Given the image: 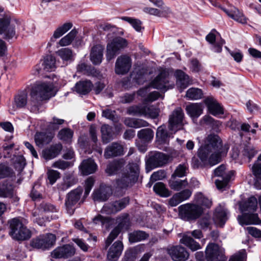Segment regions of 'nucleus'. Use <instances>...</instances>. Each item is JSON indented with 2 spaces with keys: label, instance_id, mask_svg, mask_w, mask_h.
Here are the masks:
<instances>
[{
  "label": "nucleus",
  "instance_id": "f257e3e1",
  "mask_svg": "<svg viewBox=\"0 0 261 261\" xmlns=\"http://www.w3.org/2000/svg\"><path fill=\"white\" fill-rule=\"evenodd\" d=\"M229 148V145L223 144L218 135L211 134L199 147L197 154L204 166H212L221 162L222 159L227 155Z\"/></svg>",
  "mask_w": 261,
  "mask_h": 261
},
{
  "label": "nucleus",
  "instance_id": "f03ea898",
  "mask_svg": "<svg viewBox=\"0 0 261 261\" xmlns=\"http://www.w3.org/2000/svg\"><path fill=\"white\" fill-rule=\"evenodd\" d=\"M127 167V173L123 174L122 177L116 180V196H122L125 194L126 191L131 188L138 180L140 174L139 162H129Z\"/></svg>",
  "mask_w": 261,
  "mask_h": 261
},
{
  "label": "nucleus",
  "instance_id": "7ed1b4c3",
  "mask_svg": "<svg viewBox=\"0 0 261 261\" xmlns=\"http://www.w3.org/2000/svg\"><path fill=\"white\" fill-rule=\"evenodd\" d=\"M53 85L47 83H41L35 85L31 89V100L29 103L30 111L37 113L42 105V101L48 99L53 96Z\"/></svg>",
  "mask_w": 261,
  "mask_h": 261
},
{
  "label": "nucleus",
  "instance_id": "20e7f679",
  "mask_svg": "<svg viewBox=\"0 0 261 261\" xmlns=\"http://www.w3.org/2000/svg\"><path fill=\"white\" fill-rule=\"evenodd\" d=\"M11 21L10 16L7 14L0 18V35H3V38L7 41L17 39L20 33L25 30L23 24L17 21L14 24Z\"/></svg>",
  "mask_w": 261,
  "mask_h": 261
},
{
  "label": "nucleus",
  "instance_id": "39448f33",
  "mask_svg": "<svg viewBox=\"0 0 261 261\" xmlns=\"http://www.w3.org/2000/svg\"><path fill=\"white\" fill-rule=\"evenodd\" d=\"M10 231L9 234L13 239L18 241H24L29 239L31 232L17 218L9 221Z\"/></svg>",
  "mask_w": 261,
  "mask_h": 261
},
{
  "label": "nucleus",
  "instance_id": "423d86ee",
  "mask_svg": "<svg viewBox=\"0 0 261 261\" xmlns=\"http://www.w3.org/2000/svg\"><path fill=\"white\" fill-rule=\"evenodd\" d=\"M180 218L186 221H195L203 213L204 210L196 203H187L178 207Z\"/></svg>",
  "mask_w": 261,
  "mask_h": 261
},
{
  "label": "nucleus",
  "instance_id": "0eeeda50",
  "mask_svg": "<svg viewBox=\"0 0 261 261\" xmlns=\"http://www.w3.org/2000/svg\"><path fill=\"white\" fill-rule=\"evenodd\" d=\"M185 114L181 107L176 108L169 115L168 128L171 134H175L184 128Z\"/></svg>",
  "mask_w": 261,
  "mask_h": 261
},
{
  "label": "nucleus",
  "instance_id": "6e6552de",
  "mask_svg": "<svg viewBox=\"0 0 261 261\" xmlns=\"http://www.w3.org/2000/svg\"><path fill=\"white\" fill-rule=\"evenodd\" d=\"M169 159V156L164 153L151 152L146 161V169L149 171L154 168L163 167L168 163Z\"/></svg>",
  "mask_w": 261,
  "mask_h": 261
},
{
  "label": "nucleus",
  "instance_id": "1a4fd4ad",
  "mask_svg": "<svg viewBox=\"0 0 261 261\" xmlns=\"http://www.w3.org/2000/svg\"><path fill=\"white\" fill-rule=\"evenodd\" d=\"M225 165L222 164L215 169L214 171L215 176L219 177L215 180V184L219 190H223L228 185V183L233 175L232 170L226 172Z\"/></svg>",
  "mask_w": 261,
  "mask_h": 261
},
{
  "label": "nucleus",
  "instance_id": "9d476101",
  "mask_svg": "<svg viewBox=\"0 0 261 261\" xmlns=\"http://www.w3.org/2000/svg\"><path fill=\"white\" fill-rule=\"evenodd\" d=\"M56 241V236L51 233L40 235L33 239L30 243L31 246L37 249L45 250L51 247Z\"/></svg>",
  "mask_w": 261,
  "mask_h": 261
},
{
  "label": "nucleus",
  "instance_id": "9b49d317",
  "mask_svg": "<svg viewBox=\"0 0 261 261\" xmlns=\"http://www.w3.org/2000/svg\"><path fill=\"white\" fill-rule=\"evenodd\" d=\"M127 42L125 39L117 37L113 39L111 43H108L107 47L106 58L108 61L114 58L118 51L126 46Z\"/></svg>",
  "mask_w": 261,
  "mask_h": 261
},
{
  "label": "nucleus",
  "instance_id": "f8f14e48",
  "mask_svg": "<svg viewBox=\"0 0 261 261\" xmlns=\"http://www.w3.org/2000/svg\"><path fill=\"white\" fill-rule=\"evenodd\" d=\"M167 252L173 261H186L189 257V253L186 248L180 245L168 247Z\"/></svg>",
  "mask_w": 261,
  "mask_h": 261
},
{
  "label": "nucleus",
  "instance_id": "ddd939ff",
  "mask_svg": "<svg viewBox=\"0 0 261 261\" xmlns=\"http://www.w3.org/2000/svg\"><path fill=\"white\" fill-rule=\"evenodd\" d=\"M169 73L165 71H161L150 83L153 88L166 91L169 83Z\"/></svg>",
  "mask_w": 261,
  "mask_h": 261
},
{
  "label": "nucleus",
  "instance_id": "4468645a",
  "mask_svg": "<svg viewBox=\"0 0 261 261\" xmlns=\"http://www.w3.org/2000/svg\"><path fill=\"white\" fill-rule=\"evenodd\" d=\"M75 253L74 247L70 244L63 245L54 250L51 253L53 258H68L72 257Z\"/></svg>",
  "mask_w": 261,
  "mask_h": 261
},
{
  "label": "nucleus",
  "instance_id": "2eb2a0df",
  "mask_svg": "<svg viewBox=\"0 0 261 261\" xmlns=\"http://www.w3.org/2000/svg\"><path fill=\"white\" fill-rule=\"evenodd\" d=\"M131 66V58L126 55H122L116 60L115 71L117 74L123 75L129 71Z\"/></svg>",
  "mask_w": 261,
  "mask_h": 261
},
{
  "label": "nucleus",
  "instance_id": "dca6fc26",
  "mask_svg": "<svg viewBox=\"0 0 261 261\" xmlns=\"http://www.w3.org/2000/svg\"><path fill=\"white\" fill-rule=\"evenodd\" d=\"M123 154V146L116 142H113L107 146L104 151V157L107 159L121 156Z\"/></svg>",
  "mask_w": 261,
  "mask_h": 261
},
{
  "label": "nucleus",
  "instance_id": "f3484780",
  "mask_svg": "<svg viewBox=\"0 0 261 261\" xmlns=\"http://www.w3.org/2000/svg\"><path fill=\"white\" fill-rule=\"evenodd\" d=\"M128 197L121 200L116 201L112 203L106 204L103 205L102 210L107 214H115L124 208L128 203Z\"/></svg>",
  "mask_w": 261,
  "mask_h": 261
},
{
  "label": "nucleus",
  "instance_id": "a211bd4d",
  "mask_svg": "<svg viewBox=\"0 0 261 261\" xmlns=\"http://www.w3.org/2000/svg\"><path fill=\"white\" fill-rule=\"evenodd\" d=\"M204 102L210 114L216 116L220 114H223V109L220 104L214 97L208 96L204 100Z\"/></svg>",
  "mask_w": 261,
  "mask_h": 261
},
{
  "label": "nucleus",
  "instance_id": "6ab92c4d",
  "mask_svg": "<svg viewBox=\"0 0 261 261\" xmlns=\"http://www.w3.org/2000/svg\"><path fill=\"white\" fill-rule=\"evenodd\" d=\"M224 254L223 251L219 246L215 243L209 244L206 248L205 257L207 261H213Z\"/></svg>",
  "mask_w": 261,
  "mask_h": 261
},
{
  "label": "nucleus",
  "instance_id": "aec40b11",
  "mask_svg": "<svg viewBox=\"0 0 261 261\" xmlns=\"http://www.w3.org/2000/svg\"><path fill=\"white\" fill-rule=\"evenodd\" d=\"M123 249L122 242L117 241L110 247L107 254V258L110 261H116L121 255Z\"/></svg>",
  "mask_w": 261,
  "mask_h": 261
},
{
  "label": "nucleus",
  "instance_id": "412c9836",
  "mask_svg": "<svg viewBox=\"0 0 261 261\" xmlns=\"http://www.w3.org/2000/svg\"><path fill=\"white\" fill-rule=\"evenodd\" d=\"M238 219L242 225L249 224H259L261 220L257 214L252 213H243L242 216H239Z\"/></svg>",
  "mask_w": 261,
  "mask_h": 261
},
{
  "label": "nucleus",
  "instance_id": "4be33fe9",
  "mask_svg": "<svg viewBox=\"0 0 261 261\" xmlns=\"http://www.w3.org/2000/svg\"><path fill=\"white\" fill-rule=\"evenodd\" d=\"M174 76L176 79V85L180 88V92L191 83L190 76L181 70H176Z\"/></svg>",
  "mask_w": 261,
  "mask_h": 261
},
{
  "label": "nucleus",
  "instance_id": "5701e85b",
  "mask_svg": "<svg viewBox=\"0 0 261 261\" xmlns=\"http://www.w3.org/2000/svg\"><path fill=\"white\" fill-rule=\"evenodd\" d=\"M79 169L83 175L93 174L97 170V166L91 159L84 160L79 166Z\"/></svg>",
  "mask_w": 261,
  "mask_h": 261
},
{
  "label": "nucleus",
  "instance_id": "b1692460",
  "mask_svg": "<svg viewBox=\"0 0 261 261\" xmlns=\"http://www.w3.org/2000/svg\"><path fill=\"white\" fill-rule=\"evenodd\" d=\"M204 107L202 103H191L186 107L187 114L193 119H197L203 113Z\"/></svg>",
  "mask_w": 261,
  "mask_h": 261
},
{
  "label": "nucleus",
  "instance_id": "393cba45",
  "mask_svg": "<svg viewBox=\"0 0 261 261\" xmlns=\"http://www.w3.org/2000/svg\"><path fill=\"white\" fill-rule=\"evenodd\" d=\"M103 47L99 44L94 45L91 48L90 59L92 63L95 65H99L103 59Z\"/></svg>",
  "mask_w": 261,
  "mask_h": 261
},
{
  "label": "nucleus",
  "instance_id": "a878e982",
  "mask_svg": "<svg viewBox=\"0 0 261 261\" xmlns=\"http://www.w3.org/2000/svg\"><path fill=\"white\" fill-rule=\"evenodd\" d=\"M239 204L243 213L254 212L257 208V200L255 197H249L247 200L241 202Z\"/></svg>",
  "mask_w": 261,
  "mask_h": 261
},
{
  "label": "nucleus",
  "instance_id": "bb28decb",
  "mask_svg": "<svg viewBox=\"0 0 261 261\" xmlns=\"http://www.w3.org/2000/svg\"><path fill=\"white\" fill-rule=\"evenodd\" d=\"M62 148V145L60 143L51 145L49 148L43 150L42 156L46 160H51L60 154Z\"/></svg>",
  "mask_w": 261,
  "mask_h": 261
},
{
  "label": "nucleus",
  "instance_id": "cd10ccee",
  "mask_svg": "<svg viewBox=\"0 0 261 261\" xmlns=\"http://www.w3.org/2000/svg\"><path fill=\"white\" fill-rule=\"evenodd\" d=\"M63 184L59 187V189L65 190L78 182V178L74 172H67L63 178Z\"/></svg>",
  "mask_w": 261,
  "mask_h": 261
},
{
  "label": "nucleus",
  "instance_id": "c85d7f7f",
  "mask_svg": "<svg viewBox=\"0 0 261 261\" xmlns=\"http://www.w3.org/2000/svg\"><path fill=\"white\" fill-rule=\"evenodd\" d=\"M93 84L90 81H80L77 82L74 87V91L77 93L86 95L91 90Z\"/></svg>",
  "mask_w": 261,
  "mask_h": 261
},
{
  "label": "nucleus",
  "instance_id": "c756f323",
  "mask_svg": "<svg viewBox=\"0 0 261 261\" xmlns=\"http://www.w3.org/2000/svg\"><path fill=\"white\" fill-rule=\"evenodd\" d=\"M169 138L170 134L167 130L165 125H162L158 128L156 132V138L160 144L168 143Z\"/></svg>",
  "mask_w": 261,
  "mask_h": 261
},
{
  "label": "nucleus",
  "instance_id": "7c9ffc66",
  "mask_svg": "<svg viewBox=\"0 0 261 261\" xmlns=\"http://www.w3.org/2000/svg\"><path fill=\"white\" fill-rule=\"evenodd\" d=\"M146 69L143 68H136L131 73L133 81L138 85L143 84L146 81Z\"/></svg>",
  "mask_w": 261,
  "mask_h": 261
},
{
  "label": "nucleus",
  "instance_id": "2f4dec72",
  "mask_svg": "<svg viewBox=\"0 0 261 261\" xmlns=\"http://www.w3.org/2000/svg\"><path fill=\"white\" fill-rule=\"evenodd\" d=\"M102 141L104 144L110 142L114 139V133L113 127L109 125L104 124L101 127Z\"/></svg>",
  "mask_w": 261,
  "mask_h": 261
},
{
  "label": "nucleus",
  "instance_id": "473e14b6",
  "mask_svg": "<svg viewBox=\"0 0 261 261\" xmlns=\"http://www.w3.org/2000/svg\"><path fill=\"white\" fill-rule=\"evenodd\" d=\"M251 169L255 177L254 186L256 189L261 190V163L256 161Z\"/></svg>",
  "mask_w": 261,
  "mask_h": 261
},
{
  "label": "nucleus",
  "instance_id": "72a5a7b5",
  "mask_svg": "<svg viewBox=\"0 0 261 261\" xmlns=\"http://www.w3.org/2000/svg\"><path fill=\"white\" fill-rule=\"evenodd\" d=\"M124 123L128 127L136 128L149 126V123L146 121L135 118H126L125 119Z\"/></svg>",
  "mask_w": 261,
  "mask_h": 261
},
{
  "label": "nucleus",
  "instance_id": "f704fd0d",
  "mask_svg": "<svg viewBox=\"0 0 261 261\" xmlns=\"http://www.w3.org/2000/svg\"><path fill=\"white\" fill-rule=\"evenodd\" d=\"M214 219L216 222L220 226H223L227 220V213L225 210L219 205L215 209Z\"/></svg>",
  "mask_w": 261,
  "mask_h": 261
},
{
  "label": "nucleus",
  "instance_id": "c9c22d12",
  "mask_svg": "<svg viewBox=\"0 0 261 261\" xmlns=\"http://www.w3.org/2000/svg\"><path fill=\"white\" fill-rule=\"evenodd\" d=\"M180 241L181 243L184 244L192 251H196L201 248L200 245L188 234H184Z\"/></svg>",
  "mask_w": 261,
  "mask_h": 261
},
{
  "label": "nucleus",
  "instance_id": "e433bc0d",
  "mask_svg": "<svg viewBox=\"0 0 261 261\" xmlns=\"http://www.w3.org/2000/svg\"><path fill=\"white\" fill-rule=\"evenodd\" d=\"M15 186L10 181L5 180L0 184V196H13Z\"/></svg>",
  "mask_w": 261,
  "mask_h": 261
},
{
  "label": "nucleus",
  "instance_id": "4c0bfd02",
  "mask_svg": "<svg viewBox=\"0 0 261 261\" xmlns=\"http://www.w3.org/2000/svg\"><path fill=\"white\" fill-rule=\"evenodd\" d=\"M123 166V162L121 160H115L109 163L105 170L109 175L115 174Z\"/></svg>",
  "mask_w": 261,
  "mask_h": 261
},
{
  "label": "nucleus",
  "instance_id": "58836bf2",
  "mask_svg": "<svg viewBox=\"0 0 261 261\" xmlns=\"http://www.w3.org/2000/svg\"><path fill=\"white\" fill-rule=\"evenodd\" d=\"M222 10L228 16L237 21L242 23H247L246 18L239 9L234 8L233 10H231L230 11L225 8H223Z\"/></svg>",
  "mask_w": 261,
  "mask_h": 261
},
{
  "label": "nucleus",
  "instance_id": "ea45409f",
  "mask_svg": "<svg viewBox=\"0 0 261 261\" xmlns=\"http://www.w3.org/2000/svg\"><path fill=\"white\" fill-rule=\"evenodd\" d=\"M168 184L169 187L171 189L176 191H181L187 187L188 182L187 179L184 180L178 179L176 180L175 178H171L169 180Z\"/></svg>",
  "mask_w": 261,
  "mask_h": 261
},
{
  "label": "nucleus",
  "instance_id": "a19ab883",
  "mask_svg": "<svg viewBox=\"0 0 261 261\" xmlns=\"http://www.w3.org/2000/svg\"><path fill=\"white\" fill-rule=\"evenodd\" d=\"M199 184V181L196 178L193 177L191 179L190 182H188L187 186L188 188L175 194L173 196H191L193 190L198 188Z\"/></svg>",
  "mask_w": 261,
  "mask_h": 261
},
{
  "label": "nucleus",
  "instance_id": "79ce46f5",
  "mask_svg": "<svg viewBox=\"0 0 261 261\" xmlns=\"http://www.w3.org/2000/svg\"><path fill=\"white\" fill-rule=\"evenodd\" d=\"M149 237V234L142 230H135L128 234L129 241L134 243L145 240Z\"/></svg>",
  "mask_w": 261,
  "mask_h": 261
},
{
  "label": "nucleus",
  "instance_id": "37998d69",
  "mask_svg": "<svg viewBox=\"0 0 261 261\" xmlns=\"http://www.w3.org/2000/svg\"><path fill=\"white\" fill-rule=\"evenodd\" d=\"M52 138L45 133H37L35 135V141L39 147H42L44 144L49 143Z\"/></svg>",
  "mask_w": 261,
  "mask_h": 261
},
{
  "label": "nucleus",
  "instance_id": "c03bdc74",
  "mask_svg": "<svg viewBox=\"0 0 261 261\" xmlns=\"http://www.w3.org/2000/svg\"><path fill=\"white\" fill-rule=\"evenodd\" d=\"M153 131L149 128L140 130L137 134L138 138L144 143H148L153 138Z\"/></svg>",
  "mask_w": 261,
  "mask_h": 261
},
{
  "label": "nucleus",
  "instance_id": "a18cd8bd",
  "mask_svg": "<svg viewBox=\"0 0 261 261\" xmlns=\"http://www.w3.org/2000/svg\"><path fill=\"white\" fill-rule=\"evenodd\" d=\"M73 135V132L70 128H64L59 132L58 138L65 143H70L72 141Z\"/></svg>",
  "mask_w": 261,
  "mask_h": 261
},
{
  "label": "nucleus",
  "instance_id": "49530a36",
  "mask_svg": "<svg viewBox=\"0 0 261 261\" xmlns=\"http://www.w3.org/2000/svg\"><path fill=\"white\" fill-rule=\"evenodd\" d=\"M257 151L254 147L249 145H245L242 151L243 159L248 162H250L252 158L257 154Z\"/></svg>",
  "mask_w": 261,
  "mask_h": 261
},
{
  "label": "nucleus",
  "instance_id": "de8ad7c7",
  "mask_svg": "<svg viewBox=\"0 0 261 261\" xmlns=\"http://www.w3.org/2000/svg\"><path fill=\"white\" fill-rule=\"evenodd\" d=\"M56 58L52 55H47L44 59L42 66L43 69L46 71H52L56 68Z\"/></svg>",
  "mask_w": 261,
  "mask_h": 261
},
{
  "label": "nucleus",
  "instance_id": "09e8293b",
  "mask_svg": "<svg viewBox=\"0 0 261 261\" xmlns=\"http://www.w3.org/2000/svg\"><path fill=\"white\" fill-rule=\"evenodd\" d=\"M112 193L111 186L102 184L98 188L94 190L92 196H111Z\"/></svg>",
  "mask_w": 261,
  "mask_h": 261
},
{
  "label": "nucleus",
  "instance_id": "8fccbe9b",
  "mask_svg": "<svg viewBox=\"0 0 261 261\" xmlns=\"http://www.w3.org/2000/svg\"><path fill=\"white\" fill-rule=\"evenodd\" d=\"M28 102V95L27 93L22 92L18 93L14 97V105L16 108H24Z\"/></svg>",
  "mask_w": 261,
  "mask_h": 261
},
{
  "label": "nucleus",
  "instance_id": "3c124183",
  "mask_svg": "<svg viewBox=\"0 0 261 261\" xmlns=\"http://www.w3.org/2000/svg\"><path fill=\"white\" fill-rule=\"evenodd\" d=\"M56 54L64 61L73 60V54L71 49L65 47L62 48L56 51Z\"/></svg>",
  "mask_w": 261,
  "mask_h": 261
},
{
  "label": "nucleus",
  "instance_id": "603ef678",
  "mask_svg": "<svg viewBox=\"0 0 261 261\" xmlns=\"http://www.w3.org/2000/svg\"><path fill=\"white\" fill-rule=\"evenodd\" d=\"M197 223L199 227L203 230L211 229L213 224V220L210 215H206L200 218Z\"/></svg>",
  "mask_w": 261,
  "mask_h": 261
},
{
  "label": "nucleus",
  "instance_id": "864d4df0",
  "mask_svg": "<svg viewBox=\"0 0 261 261\" xmlns=\"http://www.w3.org/2000/svg\"><path fill=\"white\" fill-rule=\"evenodd\" d=\"M202 91L198 88H191L189 89L186 94V97L189 100H197L202 98Z\"/></svg>",
  "mask_w": 261,
  "mask_h": 261
},
{
  "label": "nucleus",
  "instance_id": "5fc2aeb1",
  "mask_svg": "<svg viewBox=\"0 0 261 261\" xmlns=\"http://www.w3.org/2000/svg\"><path fill=\"white\" fill-rule=\"evenodd\" d=\"M144 105H134L129 107L127 109V114L136 116H144L145 112Z\"/></svg>",
  "mask_w": 261,
  "mask_h": 261
},
{
  "label": "nucleus",
  "instance_id": "6e6d98bb",
  "mask_svg": "<svg viewBox=\"0 0 261 261\" xmlns=\"http://www.w3.org/2000/svg\"><path fill=\"white\" fill-rule=\"evenodd\" d=\"M154 192L159 196H170L171 192L166 187L165 185L162 182L155 183L153 187Z\"/></svg>",
  "mask_w": 261,
  "mask_h": 261
},
{
  "label": "nucleus",
  "instance_id": "4d7b16f0",
  "mask_svg": "<svg viewBox=\"0 0 261 261\" xmlns=\"http://www.w3.org/2000/svg\"><path fill=\"white\" fill-rule=\"evenodd\" d=\"M117 220L118 224L116 227L120 228V230H122L123 229H127L129 228L130 221L128 214H122L117 218Z\"/></svg>",
  "mask_w": 261,
  "mask_h": 261
},
{
  "label": "nucleus",
  "instance_id": "13d9d810",
  "mask_svg": "<svg viewBox=\"0 0 261 261\" xmlns=\"http://www.w3.org/2000/svg\"><path fill=\"white\" fill-rule=\"evenodd\" d=\"M77 34V32L75 29L72 30L67 35L59 41V44L61 46L69 45L75 38Z\"/></svg>",
  "mask_w": 261,
  "mask_h": 261
},
{
  "label": "nucleus",
  "instance_id": "bf43d9fd",
  "mask_svg": "<svg viewBox=\"0 0 261 261\" xmlns=\"http://www.w3.org/2000/svg\"><path fill=\"white\" fill-rule=\"evenodd\" d=\"M201 121H203L206 124L211 125L212 126L213 129L216 130V132L218 131L219 127L222 125V123L221 121L215 120L213 118H212L209 115L204 116L202 118Z\"/></svg>",
  "mask_w": 261,
  "mask_h": 261
},
{
  "label": "nucleus",
  "instance_id": "052dcab7",
  "mask_svg": "<svg viewBox=\"0 0 261 261\" xmlns=\"http://www.w3.org/2000/svg\"><path fill=\"white\" fill-rule=\"evenodd\" d=\"M72 27V23L71 22H66L63 24L61 27H59L56 30L53 34V37L57 39L62 36L63 34L69 30Z\"/></svg>",
  "mask_w": 261,
  "mask_h": 261
},
{
  "label": "nucleus",
  "instance_id": "680f3d73",
  "mask_svg": "<svg viewBox=\"0 0 261 261\" xmlns=\"http://www.w3.org/2000/svg\"><path fill=\"white\" fill-rule=\"evenodd\" d=\"M196 204L199 206H201L204 209V208H210L212 205V199L208 197H196L195 199Z\"/></svg>",
  "mask_w": 261,
  "mask_h": 261
},
{
  "label": "nucleus",
  "instance_id": "e2e57ef3",
  "mask_svg": "<svg viewBox=\"0 0 261 261\" xmlns=\"http://www.w3.org/2000/svg\"><path fill=\"white\" fill-rule=\"evenodd\" d=\"M121 231V230L116 226L112 230L106 240L105 249H107L108 247L112 243L114 240L117 237Z\"/></svg>",
  "mask_w": 261,
  "mask_h": 261
},
{
  "label": "nucleus",
  "instance_id": "0e129e2a",
  "mask_svg": "<svg viewBox=\"0 0 261 261\" xmlns=\"http://www.w3.org/2000/svg\"><path fill=\"white\" fill-rule=\"evenodd\" d=\"M188 169L185 164H179L175 169L174 172L171 175V178L176 177H182L186 175V171Z\"/></svg>",
  "mask_w": 261,
  "mask_h": 261
},
{
  "label": "nucleus",
  "instance_id": "69168bd1",
  "mask_svg": "<svg viewBox=\"0 0 261 261\" xmlns=\"http://www.w3.org/2000/svg\"><path fill=\"white\" fill-rule=\"evenodd\" d=\"M26 165L25 160L22 155L16 156L13 163V166L16 170L21 172Z\"/></svg>",
  "mask_w": 261,
  "mask_h": 261
},
{
  "label": "nucleus",
  "instance_id": "338daca9",
  "mask_svg": "<svg viewBox=\"0 0 261 261\" xmlns=\"http://www.w3.org/2000/svg\"><path fill=\"white\" fill-rule=\"evenodd\" d=\"M14 172L13 170L5 164H0V178L11 177Z\"/></svg>",
  "mask_w": 261,
  "mask_h": 261
},
{
  "label": "nucleus",
  "instance_id": "774afa93",
  "mask_svg": "<svg viewBox=\"0 0 261 261\" xmlns=\"http://www.w3.org/2000/svg\"><path fill=\"white\" fill-rule=\"evenodd\" d=\"M145 112L144 116L155 119L159 115V111L152 106H145Z\"/></svg>",
  "mask_w": 261,
  "mask_h": 261
}]
</instances>
